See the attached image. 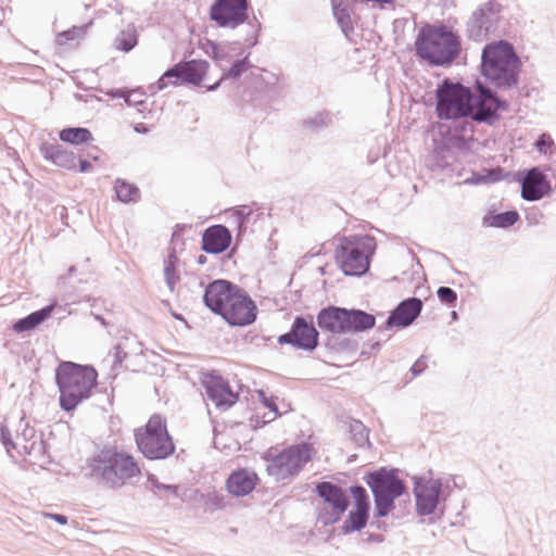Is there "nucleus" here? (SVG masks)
Listing matches in <instances>:
<instances>
[{"label":"nucleus","instance_id":"nucleus-1","mask_svg":"<svg viewBox=\"0 0 556 556\" xmlns=\"http://www.w3.org/2000/svg\"><path fill=\"white\" fill-rule=\"evenodd\" d=\"M508 102L486 84L477 80L473 87L444 78L435 89V114L440 121H451L455 135L453 143L467 146L466 135L472 137L473 122L493 126Z\"/></svg>","mask_w":556,"mask_h":556},{"label":"nucleus","instance_id":"nucleus-2","mask_svg":"<svg viewBox=\"0 0 556 556\" xmlns=\"http://www.w3.org/2000/svg\"><path fill=\"white\" fill-rule=\"evenodd\" d=\"M87 469L90 478L112 490L123 488L141 473L135 457L116 446H104L89 457Z\"/></svg>","mask_w":556,"mask_h":556},{"label":"nucleus","instance_id":"nucleus-3","mask_svg":"<svg viewBox=\"0 0 556 556\" xmlns=\"http://www.w3.org/2000/svg\"><path fill=\"white\" fill-rule=\"evenodd\" d=\"M521 60L507 40L485 45L481 53V74L497 89H511L519 84Z\"/></svg>","mask_w":556,"mask_h":556},{"label":"nucleus","instance_id":"nucleus-4","mask_svg":"<svg viewBox=\"0 0 556 556\" xmlns=\"http://www.w3.org/2000/svg\"><path fill=\"white\" fill-rule=\"evenodd\" d=\"M97 378L98 372L91 365L62 361L55 368L60 407L66 413L75 410L81 402L90 397L97 386Z\"/></svg>","mask_w":556,"mask_h":556},{"label":"nucleus","instance_id":"nucleus-5","mask_svg":"<svg viewBox=\"0 0 556 556\" xmlns=\"http://www.w3.org/2000/svg\"><path fill=\"white\" fill-rule=\"evenodd\" d=\"M460 51V37L444 24L421 27L415 40L416 55L432 66H450Z\"/></svg>","mask_w":556,"mask_h":556},{"label":"nucleus","instance_id":"nucleus-6","mask_svg":"<svg viewBox=\"0 0 556 556\" xmlns=\"http://www.w3.org/2000/svg\"><path fill=\"white\" fill-rule=\"evenodd\" d=\"M376 248L372 236H343L337 244L334 258L345 276L362 277L369 271Z\"/></svg>","mask_w":556,"mask_h":556},{"label":"nucleus","instance_id":"nucleus-7","mask_svg":"<svg viewBox=\"0 0 556 556\" xmlns=\"http://www.w3.org/2000/svg\"><path fill=\"white\" fill-rule=\"evenodd\" d=\"M202 49L223 72L216 83L206 86L207 91L216 90L224 80L240 78L252 67L250 52H245L240 41L216 42L206 39Z\"/></svg>","mask_w":556,"mask_h":556},{"label":"nucleus","instance_id":"nucleus-8","mask_svg":"<svg viewBox=\"0 0 556 556\" xmlns=\"http://www.w3.org/2000/svg\"><path fill=\"white\" fill-rule=\"evenodd\" d=\"M364 479L374 495V517H387L395 507L394 501L406 492V484L399 478L397 469L381 467L368 472Z\"/></svg>","mask_w":556,"mask_h":556},{"label":"nucleus","instance_id":"nucleus-9","mask_svg":"<svg viewBox=\"0 0 556 556\" xmlns=\"http://www.w3.org/2000/svg\"><path fill=\"white\" fill-rule=\"evenodd\" d=\"M250 2L249 0H214L210 7V18L218 27L235 29L238 26L248 23L252 29V35L245 38L248 48L257 45L258 34L262 24L253 16H249Z\"/></svg>","mask_w":556,"mask_h":556},{"label":"nucleus","instance_id":"nucleus-10","mask_svg":"<svg viewBox=\"0 0 556 556\" xmlns=\"http://www.w3.org/2000/svg\"><path fill=\"white\" fill-rule=\"evenodd\" d=\"M135 440L138 450L150 460L166 459L176 448L166 420L157 414L150 417L144 428L135 430Z\"/></svg>","mask_w":556,"mask_h":556},{"label":"nucleus","instance_id":"nucleus-11","mask_svg":"<svg viewBox=\"0 0 556 556\" xmlns=\"http://www.w3.org/2000/svg\"><path fill=\"white\" fill-rule=\"evenodd\" d=\"M314 448L309 443L302 442L283 448L276 455L267 451L263 458L266 470L277 481L298 476L304 466L312 460Z\"/></svg>","mask_w":556,"mask_h":556},{"label":"nucleus","instance_id":"nucleus-12","mask_svg":"<svg viewBox=\"0 0 556 556\" xmlns=\"http://www.w3.org/2000/svg\"><path fill=\"white\" fill-rule=\"evenodd\" d=\"M503 7L495 0L480 4L466 23L467 37L476 42L488 40L491 36L500 37Z\"/></svg>","mask_w":556,"mask_h":556},{"label":"nucleus","instance_id":"nucleus-13","mask_svg":"<svg viewBox=\"0 0 556 556\" xmlns=\"http://www.w3.org/2000/svg\"><path fill=\"white\" fill-rule=\"evenodd\" d=\"M208 66V63L204 60L180 61L167 68L155 84L149 86V90L151 93H156L168 85L179 86L189 84L201 86Z\"/></svg>","mask_w":556,"mask_h":556},{"label":"nucleus","instance_id":"nucleus-14","mask_svg":"<svg viewBox=\"0 0 556 556\" xmlns=\"http://www.w3.org/2000/svg\"><path fill=\"white\" fill-rule=\"evenodd\" d=\"M277 342L296 350L313 352L319 345V332L312 319L300 315L293 319L289 331L278 337Z\"/></svg>","mask_w":556,"mask_h":556},{"label":"nucleus","instance_id":"nucleus-15","mask_svg":"<svg viewBox=\"0 0 556 556\" xmlns=\"http://www.w3.org/2000/svg\"><path fill=\"white\" fill-rule=\"evenodd\" d=\"M511 181L520 184L521 198L528 202L539 201L552 192L551 181L540 166L514 173Z\"/></svg>","mask_w":556,"mask_h":556},{"label":"nucleus","instance_id":"nucleus-16","mask_svg":"<svg viewBox=\"0 0 556 556\" xmlns=\"http://www.w3.org/2000/svg\"><path fill=\"white\" fill-rule=\"evenodd\" d=\"M258 308L249 293L240 287L222 318L231 327H247L255 323Z\"/></svg>","mask_w":556,"mask_h":556},{"label":"nucleus","instance_id":"nucleus-17","mask_svg":"<svg viewBox=\"0 0 556 556\" xmlns=\"http://www.w3.org/2000/svg\"><path fill=\"white\" fill-rule=\"evenodd\" d=\"M201 383L205 389L208 400L219 409L226 410L238 401V395L232 391L228 380L216 371L204 372Z\"/></svg>","mask_w":556,"mask_h":556},{"label":"nucleus","instance_id":"nucleus-18","mask_svg":"<svg viewBox=\"0 0 556 556\" xmlns=\"http://www.w3.org/2000/svg\"><path fill=\"white\" fill-rule=\"evenodd\" d=\"M413 491L417 515L429 516L435 511L440 503L442 481L441 479L416 478Z\"/></svg>","mask_w":556,"mask_h":556},{"label":"nucleus","instance_id":"nucleus-19","mask_svg":"<svg viewBox=\"0 0 556 556\" xmlns=\"http://www.w3.org/2000/svg\"><path fill=\"white\" fill-rule=\"evenodd\" d=\"M240 287L226 279L211 281L204 289L203 303L215 315L222 317Z\"/></svg>","mask_w":556,"mask_h":556},{"label":"nucleus","instance_id":"nucleus-20","mask_svg":"<svg viewBox=\"0 0 556 556\" xmlns=\"http://www.w3.org/2000/svg\"><path fill=\"white\" fill-rule=\"evenodd\" d=\"M424 303L419 298L412 296L401 301L389 314L384 325L378 328L379 332L393 327L403 329L409 327L420 315Z\"/></svg>","mask_w":556,"mask_h":556},{"label":"nucleus","instance_id":"nucleus-21","mask_svg":"<svg viewBox=\"0 0 556 556\" xmlns=\"http://www.w3.org/2000/svg\"><path fill=\"white\" fill-rule=\"evenodd\" d=\"M231 241V231L225 225H212L202 233L201 249L208 254H220L230 247Z\"/></svg>","mask_w":556,"mask_h":556},{"label":"nucleus","instance_id":"nucleus-22","mask_svg":"<svg viewBox=\"0 0 556 556\" xmlns=\"http://www.w3.org/2000/svg\"><path fill=\"white\" fill-rule=\"evenodd\" d=\"M258 480L256 472L248 468H240L228 476L226 489L233 496H245L255 489Z\"/></svg>","mask_w":556,"mask_h":556},{"label":"nucleus","instance_id":"nucleus-23","mask_svg":"<svg viewBox=\"0 0 556 556\" xmlns=\"http://www.w3.org/2000/svg\"><path fill=\"white\" fill-rule=\"evenodd\" d=\"M16 440L21 443L20 454L40 455L43 452L45 443L41 435H37L35 428L30 427L24 417L20 419Z\"/></svg>","mask_w":556,"mask_h":556},{"label":"nucleus","instance_id":"nucleus-24","mask_svg":"<svg viewBox=\"0 0 556 556\" xmlns=\"http://www.w3.org/2000/svg\"><path fill=\"white\" fill-rule=\"evenodd\" d=\"M345 307L329 305L321 308L317 316L318 327L330 333L345 334Z\"/></svg>","mask_w":556,"mask_h":556},{"label":"nucleus","instance_id":"nucleus-25","mask_svg":"<svg viewBox=\"0 0 556 556\" xmlns=\"http://www.w3.org/2000/svg\"><path fill=\"white\" fill-rule=\"evenodd\" d=\"M39 151L45 160L52 164L68 169H77V157L74 152L66 150L59 143L42 142Z\"/></svg>","mask_w":556,"mask_h":556},{"label":"nucleus","instance_id":"nucleus-26","mask_svg":"<svg viewBox=\"0 0 556 556\" xmlns=\"http://www.w3.org/2000/svg\"><path fill=\"white\" fill-rule=\"evenodd\" d=\"M315 491L324 500L323 505H329L339 510L348 509L350 506V497L346 492L332 482H319L316 484Z\"/></svg>","mask_w":556,"mask_h":556},{"label":"nucleus","instance_id":"nucleus-27","mask_svg":"<svg viewBox=\"0 0 556 556\" xmlns=\"http://www.w3.org/2000/svg\"><path fill=\"white\" fill-rule=\"evenodd\" d=\"M345 333H359L376 326V316L359 308L345 307Z\"/></svg>","mask_w":556,"mask_h":556},{"label":"nucleus","instance_id":"nucleus-28","mask_svg":"<svg viewBox=\"0 0 556 556\" xmlns=\"http://www.w3.org/2000/svg\"><path fill=\"white\" fill-rule=\"evenodd\" d=\"M54 305L49 304L40 309H37L27 316L17 319L13 324V330L16 333L28 332L38 328L43 321H46L53 313Z\"/></svg>","mask_w":556,"mask_h":556},{"label":"nucleus","instance_id":"nucleus-29","mask_svg":"<svg viewBox=\"0 0 556 556\" xmlns=\"http://www.w3.org/2000/svg\"><path fill=\"white\" fill-rule=\"evenodd\" d=\"M62 142L80 146L93 140L92 132L85 127H65L59 132Z\"/></svg>","mask_w":556,"mask_h":556},{"label":"nucleus","instance_id":"nucleus-30","mask_svg":"<svg viewBox=\"0 0 556 556\" xmlns=\"http://www.w3.org/2000/svg\"><path fill=\"white\" fill-rule=\"evenodd\" d=\"M369 510L370 508L354 506L342 525L343 533L348 534L364 529L369 518Z\"/></svg>","mask_w":556,"mask_h":556},{"label":"nucleus","instance_id":"nucleus-31","mask_svg":"<svg viewBox=\"0 0 556 556\" xmlns=\"http://www.w3.org/2000/svg\"><path fill=\"white\" fill-rule=\"evenodd\" d=\"M519 220V214L515 210L495 213L483 218V225L494 228H508Z\"/></svg>","mask_w":556,"mask_h":556},{"label":"nucleus","instance_id":"nucleus-32","mask_svg":"<svg viewBox=\"0 0 556 556\" xmlns=\"http://www.w3.org/2000/svg\"><path fill=\"white\" fill-rule=\"evenodd\" d=\"M149 489L160 500H164L167 496L179 497V489L176 484H165L159 481L157 477L153 473H149L147 478Z\"/></svg>","mask_w":556,"mask_h":556},{"label":"nucleus","instance_id":"nucleus-33","mask_svg":"<svg viewBox=\"0 0 556 556\" xmlns=\"http://www.w3.org/2000/svg\"><path fill=\"white\" fill-rule=\"evenodd\" d=\"M114 190L117 199L123 203L136 202L139 195V189L136 185L121 178L116 179Z\"/></svg>","mask_w":556,"mask_h":556},{"label":"nucleus","instance_id":"nucleus-34","mask_svg":"<svg viewBox=\"0 0 556 556\" xmlns=\"http://www.w3.org/2000/svg\"><path fill=\"white\" fill-rule=\"evenodd\" d=\"M178 257L175 251L170 252L164 261V278L165 283L170 291H174L176 283L179 280V276L176 274Z\"/></svg>","mask_w":556,"mask_h":556},{"label":"nucleus","instance_id":"nucleus-35","mask_svg":"<svg viewBox=\"0 0 556 556\" xmlns=\"http://www.w3.org/2000/svg\"><path fill=\"white\" fill-rule=\"evenodd\" d=\"M346 509H338L329 505H321L317 508V522L324 527L337 523Z\"/></svg>","mask_w":556,"mask_h":556},{"label":"nucleus","instance_id":"nucleus-36","mask_svg":"<svg viewBox=\"0 0 556 556\" xmlns=\"http://www.w3.org/2000/svg\"><path fill=\"white\" fill-rule=\"evenodd\" d=\"M349 431L357 446L362 447L369 444V430L361 420L350 419Z\"/></svg>","mask_w":556,"mask_h":556},{"label":"nucleus","instance_id":"nucleus-37","mask_svg":"<svg viewBox=\"0 0 556 556\" xmlns=\"http://www.w3.org/2000/svg\"><path fill=\"white\" fill-rule=\"evenodd\" d=\"M138 42V36L135 29L122 30L115 39V47L123 51H131Z\"/></svg>","mask_w":556,"mask_h":556},{"label":"nucleus","instance_id":"nucleus-38","mask_svg":"<svg viewBox=\"0 0 556 556\" xmlns=\"http://www.w3.org/2000/svg\"><path fill=\"white\" fill-rule=\"evenodd\" d=\"M485 185L494 184L501 180L511 181L514 173L506 172L503 167L496 166L491 168H484Z\"/></svg>","mask_w":556,"mask_h":556},{"label":"nucleus","instance_id":"nucleus-39","mask_svg":"<svg viewBox=\"0 0 556 556\" xmlns=\"http://www.w3.org/2000/svg\"><path fill=\"white\" fill-rule=\"evenodd\" d=\"M350 493L354 498L355 507L370 508L369 495L366 489L361 484L350 486Z\"/></svg>","mask_w":556,"mask_h":556},{"label":"nucleus","instance_id":"nucleus-40","mask_svg":"<svg viewBox=\"0 0 556 556\" xmlns=\"http://www.w3.org/2000/svg\"><path fill=\"white\" fill-rule=\"evenodd\" d=\"M331 122V116L329 112H319L315 114L313 117H309L304 121V125L309 127L312 130H319L327 127Z\"/></svg>","mask_w":556,"mask_h":556},{"label":"nucleus","instance_id":"nucleus-41","mask_svg":"<svg viewBox=\"0 0 556 556\" xmlns=\"http://www.w3.org/2000/svg\"><path fill=\"white\" fill-rule=\"evenodd\" d=\"M228 495L218 492L207 493L205 505L212 510L224 509L228 504Z\"/></svg>","mask_w":556,"mask_h":556},{"label":"nucleus","instance_id":"nucleus-42","mask_svg":"<svg viewBox=\"0 0 556 556\" xmlns=\"http://www.w3.org/2000/svg\"><path fill=\"white\" fill-rule=\"evenodd\" d=\"M437 296L442 304H445L448 307H454L456 305L457 293L450 287H440L437 290Z\"/></svg>","mask_w":556,"mask_h":556},{"label":"nucleus","instance_id":"nucleus-43","mask_svg":"<svg viewBox=\"0 0 556 556\" xmlns=\"http://www.w3.org/2000/svg\"><path fill=\"white\" fill-rule=\"evenodd\" d=\"M536 150L542 154H552L555 151V143L548 134H542L539 136L534 143Z\"/></svg>","mask_w":556,"mask_h":556},{"label":"nucleus","instance_id":"nucleus-44","mask_svg":"<svg viewBox=\"0 0 556 556\" xmlns=\"http://www.w3.org/2000/svg\"><path fill=\"white\" fill-rule=\"evenodd\" d=\"M0 441L4 445L7 452L10 453L11 450H20V442H15L12 439V434L10 429L5 425H1L0 427Z\"/></svg>","mask_w":556,"mask_h":556},{"label":"nucleus","instance_id":"nucleus-45","mask_svg":"<svg viewBox=\"0 0 556 556\" xmlns=\"http://www.w3.org/2000/svg\"><path fill=\"white\" fill-rule=\"evenodd\" d=\"M232 215L236 217L237 222L249 223L250 217L253 213L252 208L249 205H239L233 210Z\"/></svg>","mask_w":556,"mask_h":556},{"label":"nucleus","instance_id":"nucleus-46","mask_svg":"<svg viewBox=\"0 0 556 556\" xmlns=\"http://www.w3.org/2000/svg\"><path fill=\"white\" fill-rule=\"evenodd\" d=\"M258 396H260L262 404L266 408H268L271 413H274V418H276L277 416H280L278 406L273 396H270V397L266 396V393L263 390L258 391Z\"/></svg>","mask_w":556,"mask_h":556},{"label":"nucleus","instance_id":"nucleus-47","mask_svg":"<svg viewBox=\"0 0 556 556\" xmlns=\"http://www.w3.org/2000/svg\"><path fill=\"white\" fill-rule=\"evenodd\" d=\"M334 17L343 33H348L353 29L349 9Z\"/></svg>","mask_w":556,"mask_h":556},{"label":"nucleus","instance_id":"nucleus-48","mask_svg":"<svg viewBox=\"0 0 556 556\" xmlns=\"http://www.w3.org/2000/svg\"><path fill=\"white\" fill-rule=\"evenodd\" d=\"M81 31V28H78V27H73L72 29L70 30H66V31H63V33H60L58 35V42L59 45H63L70 40H74Z\"/></svg>","mask_w":556,"mask_h":556},{"label":"nucleus","instance_id":"nucleus-49","mask_svg":"<svg viewBox=\"0 0 556 556\" xmlns=\"http://www.w3.org/2000/svg\"><path fill=\"white\" fill-rule=\"evenodd\" d=\"M427 368V357L421 355L410 367V372L414 377L421 375Z\"/></svg>","mask_w":556,"mask_h":556},{"label":"nucleus","instance_id":"nucleus-50","mask_svg":"<svg viewBox=\"0 0 556 556\" xmlns=\"http://www.w3.org/2000/svg\"><path fill=\"white\" fill-rule=\"evenodd\" d=\"M465 185H485L484 173L472 172L471 176L466 178Z\"/></svg>","mask_w":556,"mask_h":556},{"label":"nucleus","instance_id":"nucleus-51","mask_svg":"<svg viewBox=\"0 0 556 556\" xmlns=\"http://www.w3.org/2000/svg\"><path fill=\"white\" fill-rule=\"evenodd\" d=\"M331 7L334 16L348 10L344 0H331Z\"/></svg>","mask_w":556,"mask_h":556},{"label":"nucleus","instance_id":"nucleus-52","mask_svg":"<svg viewBox=\"0 0 556 556\" xmlns=\"http://www.w3.org/2000/svg\"><path fill=\"white\" fill-rule=\"evenodd\" d=\"M46 518L52 519L61 526L67 525L68 518L62 514L46 513Z\"/></svg>","mask_w":556,"mask_h":556},{"label":"nucleus","instance_id":"nucleus-53","mask_svg":"<svg viewBox=\"0 0 556 556\" xmlns=\"http://www.w3.org/2000/svg\"><path fill=\"white\" fill-rule=\"evenodd\" d=\"M77 164L79 173H87L92 167L91 163L84 159H77Z\"/></svg>","mask_w":556,"mask_h":556},{"label":"nucleus","instance_id":"nucleus-54","mask_svg":"<svg viewBox=\"0 0 556 556\" xmlns=\"http://www.w3.org/2000/svg\"><path fill=\"white\" fill-rule=\"evenodd\" d=\"M126 356H127V353L124 352L119 346H116V352H115L116 362L122 363Z\"/></svg>","mask_w":556,"mask_h":556},{"label":"nucleus","instance_id":"nucleus-55","mask_svg":"<svg viewBox=\"0 0 556 556\" xmlns=\"http://www.w3.org/2000/svg\"><path fill=\"white\" fill-rule=\"evenodd\" d=\"M542 169L544 170V173L551 172L553 177L556 178V161L552 162L548 165H545Z\"/></svg>","mask_w":556,"mask_h":556},{"label":"nucleus","instance_id":"nucleus-56","mask_svg":"<svg viewBox=\"0 0 556 556\" xmlns=\"http://www.w3.org/2000/svg\"><path fill=\"white\" fill-rule=\"evenodd\" d=\"M248 223L237 222V238L241 237L247 230Z\"/></svg>","mask_w":556,"mask_h":556},{"label":"nucleus","instance_id":"nucleus-57","mask_svg":"<svg viewBox=\"0 0 556 556\" xmlns=\"http://www.w3.org/2000/svg\"><path fill=\"white\" fill-rule=\"evenodd\" d=\"M135 131L139 134H146L148 131V127L144 124H137L135 126Z\"/></svg>","mask_w":556,"mask_h":556},{"label":"nucleus","instance_id":"nucleus-58","mask_svg":"<svg viewBox=\"0 0 556 556\" xmlns=\"http://www.w3.org/2000/svg\"><path fill=\"white\" fill-rule=\"evenodd\" d=\"M337 341H338V339H336V338H333V337H332V338H329V339L327 340V342H326V346H328V348H330V349H334V348H336V345H337Z\"/></svg>","mask_w":556,"mask_h":556},{"label":"nucleus","instance_id":"nucleus-59","mask_svg":"<svg viewBox=\"0 0 556 556\" xmlns=\"http://www.w3.org/2000/svg\"><path fill=\"white\" fill-rule=\"evenodd\" d=\"M206 260H207V258H206V256H205V255L200 254V255L197 257V263H198L199 265H204V264L206 263Z\"/></svg>","mask_w":556,"mask_h":556},{"label":"nucleus","instance_id":"nucleus-60","mask_svg":"<svg viewBox=\"0 0 556 556\" xmlns=\"http://www.w3.org/2000/svg\"><path fill=\"white\" fill-rule=\"evenodd\" d=\"M94 318L99 320L104 327L108 326L106 320L101 315H94Z\"/></svg>","mask_w":556,"mask_h":556},{"label":"nucleus","instance_id":"nucleus-61","mask_svg":"<svg viewBox=\"0 0 556 556\" xmlns=\"http://www.w3.org/2000/svg\"><path fill=\"white\" fill-rule=\"evenodd\" d=\"M350 343L348 339H344L338 343L341 350L345 349V346Z\"/></svg>","mask_w":556,"mask_h":556},{"label":"nucleus","instance_id":"nucleus-62","mask_svg":"<svg viewBox=\"0 0 556 556\" xmlns=\"http://www.w3.org/2000/svg\"><path fill=\"white\" fill-rule=\"evenodd\" d=\"M451 318H452V320H454V321L458 319V314H457V312H456V311H452V313H451Z\"/></svg>","mask_w":556,"mask_h":556},{"label":"nucleus","instance_id":"nucleus-63","mask_svg":"<svg viewBox=\"0 0 556 556\" xmlns=\"http://www.w3.org/2000/svg\"><path fill=\"white\" fill-rule=\"evenodd\" d=\"M75 270H76L75 266H71V267L68 268V275H70V276H71V275H73V274L75 273Z\"/></svg>","mask_w":556,"mask_h":556},{"label":"nucleus","instance_id":"nucleus-64","mask_svg":"<svg viewBox=\"0 0 556 556\" xmlns=\"http://www.w3.org/2000/svg\"><path fill=\"white\" fill-rule=\"evenodd\" d=\"M173 316L178 319V320H182V316L180 314H173Z\"/></svg>","mask_w":556,"mask_h":556}]
</instances>
